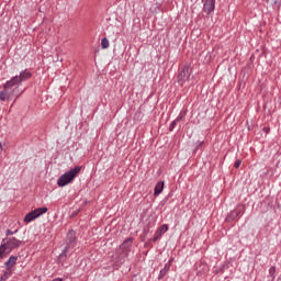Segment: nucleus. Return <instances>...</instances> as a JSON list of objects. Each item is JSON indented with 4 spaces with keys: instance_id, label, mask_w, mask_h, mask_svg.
Wrapping results in <instances>:
<instances>
[{
    "instance_id": "473e14b6",
    "label": "nucleus",
    "mask_w": 281,
    "mask_h": 281,
    "mask_svg": "<svg viewBox=\"0 0 281 281\" xmlns=\"http://www.w3.org/2000/svg\"><path fill=\"white\" fill-rule=\"evenodd\" d=\"M0 281H5V279H3L2 277H0Z\"/></svg>"
},
{
    "instance_id": "dca6fc26",
    "label": "nucleus",
    "mask_w": 281,
    "mask_h": 281,
    "mask_svg": "<svg viewBox=\"0 0 281 281\" xmlns=\"http://www.w3.org/2000/svg\"><path fill=\"white\" fill-rule=\"evenodd\" d=\"M2 280L8 281L12 278V270L5 269V271L0 276Z\"/></svg>"
},
{
    "instance_id": "412c9836",
    "label": "nucleus",
    "mask_w": 281,
    "mask_h": 281,
    "mask_svg": "<svg viewBox=\"0 0 281 281\" xmlns=\"http://www.w3.org/2000/svg\"><path fill=\"white\" fill-rule=\"evenodd\" d=\"M205 142L204 140H198L195 143V150H199V148H202L204 146Z\"/></svg>"
},
{
    "instance_id": "6ab92c4d",
    "label": "nucleus",
    "mask_w": 281,
    "mask_h": 281,
    "mask_svg": "<svg viewBox=\"0 0 281 281\" xmlns=\"http://www.w3.org/2000/svg\"><path fill=\"white\" fill-rule=\"evenodd\" d=\"M179 122H177L176 120H173L172 122H171V124L169 125V132L170 133H172L173 131H175V128H177V124H178Z\"/></svg>"
},
{
    "instance_id": "b1692460",
    "label": "nucleus",
    "mask_w": 281,
    "mask_h": 281,
    "mask_svg": "<svg viewBox=\"0 0 281 281\" xmlns=\"http://www.w3.org/2000/svg\"><path fill=\"white\" fill-rule=\"evenodd\" d=\"M241 164H243V160L237 159V160L235 161V164H234V168H236V169L240 168V165H241Z\"/></svg>"
},
{
    "instance_id": "1a4fd4ad",
    "label": "nucleus",
    "mask_w": 281,
    "mask_h": 281,
    "mask_svg": "<svg viewBox=\"0 0 281 281\" xmlns=\"http://www.w3.org/2000/svg\"><path fill=\"white\" fill-rule=\"evenodd\" d=\"M203 4V12H206V14H211L216 10V0H202Z\"/></svg>"
},
{
    "instance_id": "2eb2a0df",
    "label": "nucleus",
    "mask_w": 281,
    "mask_h": 281,
    "mask_svg": "<svg viewBox=\"0 0 281 281\" xmlns=\"http://www.w3.org/2000/svg\"><path fill=\"white\" fill-rule=\"evenodd\" d=\"M34 211L38 218V217L43 216V214H47L48 209H47V206H42V207L35 209Z\"/></svg>"
},
{
    "instance_id": "aec40b11",
    "label": "nucleus",
    "mask_w": 281,
    "mask_h": 281,
    "mask_svg": "<svg viewBox=\"0 0 281 281\" xmlns=\"http://www.w3.org/2000/svg\"><path fill=\"white\" fill-rule=\"evenodd\" d=\"M14 234H19V229H15V231H11L10 228H8L5 231V236H14Z\"/></svg>"
},
{
    "instance_id": "7c9ffc66",
    "label": "nucleus",
    "mask_w": 281,
    "mask_h": 281,
    "mask_svg": "<svg viewBox=\"0 0 281 281\" xmlns=\"http://www.w3.org/2000/svg\"><path fill=\"white\" fill-rule=\"evenodd\" d=\"M52 281H64L63 278H56V279H53Z\"/></svg>"
},
{
    "instance_id": "9d476101",
    "label": "nucleus",
    "mask_w": 281,
    "mask_h": 281,
    "mask_svg": "<svg viewBox=\"0 0 281 281\" xmlns=\"http://www.w3.org/2000/svg\"><path fill=\"white\" fill-rule=\"evenodd\" d=\"M166 232H168V224H162L161 226H159L157 228V231L155 232V235L153 237V243H157V240H159V238H161V236H164V234H166Z\"/></svg>"
},
{
    "instance_id": "bb28decb",
    "label": "nucleus",
    "mask_w": 281,
    "mask_h": 281,
    "mask_svg": "<svg viewBox=\"0 0 281 281\" xmlns=\"http://www.w3.org/2000/svg\"><path fill=\"white\" fill-rule=\"evenodd\" d=\"M172 262H175V257H170L167 263L172 266Z\"/></svg>"
},
{
    "instance_id": "f8f14e48",
    "label": "nucleus",
    "mask_w": 281,
    "mask_h": 281,
    "mask_svg": "<svg viewBox=\"0 0 281 281\" xmlns=\"http://www.w3.org/2000/svg\"><path fill=\"white\" fill-rule=\"evenodd\" d=\"M135 240V238L133 237H127L126 239H124V241L120 245V249H130L133 247V241Z\"/></svg>"
},
{
    "instance_id": "c85d7f7f",
    "label": "nucleus",
    "mask_w": 281,
    "mask_h": 281,
    "mask_svg": "<svg viewBox=\"0 0 281 281\" xmlns=\"http://www.w3.org/2000/svg\"><path fill=\"white\" fill-rule=\"evenodd\" d=\"M182 120H183L182 116H179V115H178L175 121H176V122H181Z\"/></svg>"
},
{
    "instance_id": "cd10ccee",
    "label": "nucleus",
    "mask_w": 281,
    "mask_h": 281,
    "mask_svg": "<svg viewBox=\"0 0 281 281\" xmlns=\"http://www.w3.org/2000/svg\"><path fill=\"white\" fill-rule=\"evenodd\" d=\"M3 254H5V252H4L3 248H2V247H0V258H2V257H3Z\"/></svg>"
},
{
    "instance_id": "4be33fe9",
    "label": "nucleus",
    "mask_w": 281,
    "mask_h": 281,
    "mask_svg": "<svg viewBox=\"0 0 281 281\" xmlns=\"http://www.w3.org/2000/svg\"><path fill=\"white\" fill-rule=\"evenodd\" d=\"M168 272H166V270H160V272H159V274H158V280H164V278H166V274H167Z\"/></svg>"
},
{
    "instance_id": "20e7f679",
    "label": "nucleus",
    "mask_w": 281,
    "mask_h": 281,
    "mask_svg": "<svg viewBox=\"0 0 281 281\" xmlns=\"http://www.w3.org/2000/svg\"><path fill=\"white\" fill-rule=\"evenodd\" d=\"M21 245H23V240L16 239V237H5L2 239L0 247L2 250H4L5 254L7 249L9 251H14V249H19Z\"/></svg>"
},
{
    "instance_id": "2f4dec72",
    "label": "nucleus",
    "mask_w": 281,
    "mask_h": 281,
    "mask_svg": "<svg viewBox=\"0 0 281 281\" xmlns=\"http://www.w3.org/2000/svg\"><path fill=\"white\" fill-rule=\"evenodd\" d=\"M143 232H144L145 236L148 234V229H144Z\"/></svg>"
},
{
    "instance_id": "5701e85b",
    "label": "nucleus",
    "mask_w": 281,
    "mask_h": 281,
    "mask_svg": "<svg viewBox=\"0 0 281 281\" xmlns=\"http://www.w3.org/2000/svg\"><path fill=\"white\" fill-rule=\"evenodd\" d=\"M170 196H172V193H169V194L160 202V205H166V203H168V199H170Z\"/></svg>"
},
{
    "instance_id": "f257e3e1",
    "label": "nucleus",
    "mask_w": 281,
    "mask_h": 281,
    "mask_svg": "<svg viewBox=\"0 0 281 281\" xmlns=\"http://www.w3.org/2000/svg\"><path fill=\"white\" fill-rule=\"evenodd\" d=\"M78 245V237L76 236V231L75 229H69L68 233L66 234V239H65V247L57 257V262H66L67 261V255L69 254V249H76Z\"/></svg>"
},
{
    "instance_id": "72a5a7b5",
    "label": "nucleus",
    "mask_w": 281,
    "mask_h": 281,
    "mask_svg": "<svg viewBox=\"0 0 281 281\" xmlns=\"http://www.w3.org/2000/svg\"><path fill=\"white\" fill-rule=\"evenodd\" d=\"M274 3H278V0H276Z\"/></svg>"
},
{
    "instance_id": "4468645a",
    "label": "nucleus",
    "mask_w": 281,
    "mask_h": 281,
    "mask_svg": "<svg viewBox=\"0 0 281 281\" xmlns=\"http://www.w3.org/2000/svg\"><path fill=\"white\" fill-rule=\"evenodd\" d=\"M164 186H165L164 181H159L156 183L155 189H154V196H159V194H161V192H164Z\"/></svg>"
},
{
    "instance_id": "393cba45",
    "label": "nucleus",
    "mask_w": 281,
    "mask_h": 281,
    "mask_svg": "<svg viewBox=\"0 0 281 281\" xmlns=\"http://www.w3.org/2000/svg\"><path fill=\"white\" fill-rule=\"evenodd\" d=\"M170 267H172V266L170 263H167V265H165L162 270L168 273V271H170Z\"/></svg>"
},
{
    "instance_id": "39448f33",
    "label": "nucleus",
    "mask_w": 281,
    "mask_h": 281,
    "mask_svg": "<svg viewBox=\"0 0 281 281\" xmlns=\"http://www.w3.org/2000/svg\"><path fill=\"white\" fill-rule=\"evenodd\" d=\"M131 250L128 248H120L116 252V258L114 259L115 267H120L126 262V258H128Z\"/></svg>"
},
{
    "instance_id": "9b49d317",
    "label": "nucleus",
    "mask_w": 281,
    "mask_h": 281,
    "mask_svg": "<svg viewBox=\"0 0 281 281\" xmlns=\"http://www.w3.org/2000/svg\"><path fill=\"white\" fill-rule=\"evenodd\" d=\"M19 260V257L16 256H11L5 262L4 267L5 269H9L12 271V268L16 265V261Z\"/></svg>"
},
{
    "instance_id": "c756f323",
    "label": "nucleus",
    "mask_w": 281,
    "mask_h": 281,
    "mask_svg": "<svg viewBox=\"0 0 281 281\" xmlns=\"http://www.w3.org/2000/svg\"><path fill=\"white\" fill-rule=\"evenodd\" d=\"M271 131L270 127H263V133H269Z\"/></svg>"
},
{
    "instance_id": "a878e982",
    "label": "nucleus",
    "mask_w": 281,
    "mask_h": 281,
    "mask_svg": "<svg viewBox=\"0 0 281 281\" xmlns=\"http://www.w3.org/2000/svg\"><path fill=\"white\" fill-rule=\"evenodd\" d=\"M186 115H187V112H186V111H181V112L179 113V116L182 117V119L186 117Z\"/></svg>"
},
{
    "instance_id": "ddd939ff",
    "label": "nucleus",
    "mask_w": 281,
    "mask_h": 281,
    "mask_svg": "<svg viewBox=\"0 0 281 281\" xmlns=\"http://www.w3.org/2000/svg\"><path fill=\"white\" fill-rule=\"evenodd\" d=\"M38 218V215H36V211H31L24 216V223H32V221H36Z\"/></svg>"
},
{
    "instance_id": "a211bd4d",
    "label": "nucleus",
    "mask_w": 281,
    "mask_h": 281,
    "mask_svg": "<svg viewBox=\"0 0 281 281\" xmlns=\"http://www.w3.org/2000/svg\"><path fill=\"white\" fill-rule=\"evenodd\" d=\"M268 277H270L271 280H276V266L270 267Z\"/></svg>"
},
{
    "instance_id": "423d86ee",
    "label": "nucleus",
    "mask_w": 281,
    "mask_h": 281,
    "mask_svg": "<svg viewBox=\"0 0 281 281\" xmlns=\"http://www.w3.org/2000/svg\"><path fill=\"white\" fill-rule=\"evenodd\" d=\"M178 83L180 87H183L186 85L187 80H190V65L186 64L181 70L179 71L177 76Z\"/></svg>"
},
{
    "instance_id": "6e6552de",
    "label": "nucleus",
    "mask_w": 281,
    "mask_h": 281,
    "mask_svg": "<svg viewBox=\"0 0 281 281\" xmlns=\"http://www.w3.org/2000/svg\"><path fill=\"white\" fill-rule=\"evenodd\" d=\"M32 78V72L27 69L22 70L19 76H14L11 80L16 85H21V82H25V80H30Z\"/></svg>"
},
{
    "instance_id": "f3484780",
    "label": "nucleus",
    "mask_w": 281,
    "mask_h": 281,
    "mask_svg": "<svg viewBox=\"0 0 281 281\" xmlns=\"http://www.w3.org/2000/svg\"><path fill=\"white\" fill-rule=\"evenodd\" d=\"M109 45H110L109 38L103 37V38L101 40V47H102V49H109Z\"/></svg>"
},
{
    "instance_id": "0eeeda50",
    "label": "nucleus",
    "mask_w": 281,
    "mask_h": 281,
    "mask_svg": "<svg viewBox=\"0 0 281 281\" xmlns=\"http://www.w3.org/2000/svg\"><path fill=\"white\" fill-rule=\"evenodd\" d=\"M245 214V206H237V209L231 211L226 216V222L232 223Z\"/></svg>"
},
{
    "instance_id": "7ed1b4c3",
    "label": "nucleus",
    "mask_w": 281,
    "mask_h": 281,
    "mask_svg": "<svg viewBox=\"0 0 281 281\" xmlns=\"http://www.w3.org/2000/svg\"><path fill=\"white\" fill-rule=\"evenodd\" d=\"M16 89L18 88H16L15 83L11 79L8 80L3 85V90L0 91V101L1 102H10V100H13Z\"/></svg>"
},
{
    "instance_id": "f03ea898",
    "label": "nucleus",
    "mask_w": 281,
    "mask_h": 281,
    "mask_svg": "<svg viewBox=\"0 0 281 281\" xmlns=\"http://www.w3.org/2000/svg\"><path fill=\"white\" fill-rule=\"evenodd\" d=\"M80 170H82V167L76 166L75 168L63 173L57 180L58 188H65V186H69V183H71V181L78 177Z\"/></svg>"
}]
</instances>
